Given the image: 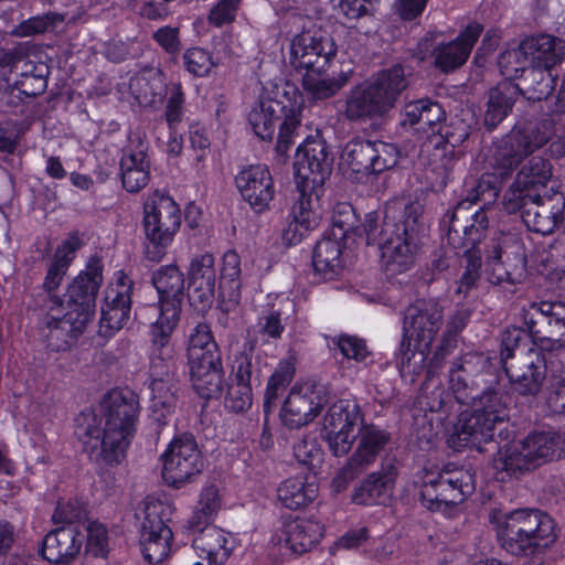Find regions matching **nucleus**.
I'll return each mask as SVG.
<instances>
[{
	"label": "nucleus",
	"instance_id": "dca6fc26",
	"mask_svg": "<svg viewBox=\"0 0 565 565\" xmlns=\"http://www.w3.org/2000/svg\"><path fill=\"white\" fill-rule=\"evenodd\" d=\"M327 403L328 394L322 384L295 385L281 406L280 420L285 427L298 429L311 423Z\"/></svg>",
	"mask_w": 565,
	"mask_h": 565
},
{
	"label": "nucleus",
	"instance_id": "7ed1b4c3",
	"mask_svg": "<svg viewBox=\"0 0 565 565\" xmlns=\"http://www.w3.org/2000/svg\"><path fill=\"white\" fill-rule=\"evenodd\" d=\"M423 206L395 200L385 205L381 241L382 258L388 275L409 270L419 250Z\"/></svg>",
	"mask_w": 565,
	"mask_h": 565
},
{
	"label": "nucleus",
	"instance_id": "09e8293b",
	"mask_svg": "<svg viewBox=\"0 0 565 565\" xmlns=\"http://www.w3.org/2000/svg\"><path fill=\"white\" fill-rule=\"evenodd\" d=\"M358 426L324 422L323 429L330 451L334 456H344L352 449L359 436Z\"/></svg>",
	"mask_w": 565,
	"mask_h": 565
},
{
	"label": "nucleus",
	"instance_id": "680f3d73",
	"mask_svg": "<svg viewBox=\"0 0 565 565\" xmlns=\"http://www.w3.org/2000/svg\"><path fill=\"white\" fill-rule=\"evenodd\" d=\"M86 513V503L78 498H71L57 502L52 519L55 523L72 524L82 521Z\"/></svg>",
	"mask_w": 565,
	"mask_h": 565
},
{
	"label": "nucleus",
	"instance_id": "338daca9",
	"mask_svg": "<svg viewBox=\"0 0 565 565\" xmlns=\"http://www.w3.org/2000/svg\"><path fill=\"white\" fill-rule=\"evenodd\" d=\"M257 332L267 339H280L285 326L281 321L280 310L270 308L262 312L257 321Z\"/></svg>",
	"mask_w": 565,
	"mask_h": 565
},
{
	"label": "nucleus",
	"instance_id": "9d476101",
	"mask_svg": "<svg viewBox=\"0 0 565 565\" xmlns=\"http://www.w3.org/2000/svg\"><path fill=\"white\" fill-rule=\"evenodd\" d=\"M472 491V476L463 469L448 465L436 476H426L420 497L427 509L439 511L463 502Z\"/></svg>",
	"mask_w": 565,
	"mask_h": 565
},
{
	"label": "nucleus",
	"instance_id": "f8f14e48",
	"mask_svg": "<svg viewBox=\"0 0 565 565\" xmlns=\"http://www.w3.org/2000/svg\"><path fill=\"white\" fill-rule=\"evenodd\" d=\"M162 478L167 484L180 488L200 475L204 467L203 457L193 435L174 437L161 455Z\"/></svg>",
	"mask_w": 565,
	"mask_h": 565
},
{
	"label": "nucleus",
	"instance_id": "cd10ccee",
	"mask_svg": "<svg viewBox=\"0 0 565 565\" xmlns=\"http://www.w3.org/2000/svg\"><path fill=\"white\" fill-rule=\"evenodd\" d=\"M469 135L470 128L463 120H454L449 126H443L424 145L425 151L429 152L430 163L436 169L449 171L455 160V148L467 140Z\"/></svg>",
	"mask_w": 565,
	"mask_h": 565
},
{
	"label": "nucleus",
	"instance_id": "c85d7f7f",
	"mask_svg": "<svg viewBox=\"0 0 565 565\" xmlns=\"http://www.w3.org/2000/svg\"><path fill=\"white\" fill-rule=\"evenodd\" d=\"M198 533L192 541L196 555L205 559L209 565H223L236 547V539L215 525H205L203 529H189Z\"/></svg>",
	"mask_w": 565,
	"mask_h": 565
},
{
	"label": "nucleus",
	"instance_id": "864d4df0",
	"mask_svg": "<svg viewBox=\"0 0 565 565\" xmlns=\"http://www.w3.org/2000/svg\"><path fill=\"white\" fill-rule=\"evenodd\" d=\"M513 100L500 88H493L489 93V99L484 111L483 121L489 130L494 129L508 115Z\"/></svg>",
	"mask_w": 565,
	"mask_h": 565
},
{
	"label": "nucleus",
	"instance_id": "423d86ee",
	"mask_svg": "<svg viewBox=\"0 0 565 565\" xmlns=\"http://www.w3.org/2000/svg\"><path fill=\"white\" fill-rule=\"evenodd\" d=\"M563 457L565 435L554 430H541L501 447L492 459V467L498 473L519 477Z\"/></svg>",
	"mask_w": 565,
	"mask_h": 565
},
{
	"label": "nucleus",
	"instance_id": "ea45409f",
	"mask_svg": "<svg viewBox=\"0 0 565 565\" xmlns=\"http://www.w3.org/2000/svg\"><path fill=\"white\" fill-rule=\"evenodd\" d=\"M278 502L287 510L297 511L307 508L318 497V486L308 482L303 476L282 480L277 490Z\"/></svg>",
	"mask_w": 565,
	"mask_h": 565
},
{
	"label": "nucleus",
	"instance_id": "f704fd0d",
	"mask_svg": "<svg viewBox=\"0 0 565 565\" xmlns=\"http://www.w3.org/2000/svg\"><path fill=\"white\" fill-rule=\"evenodd\" d=\"M84 541L85 535L75 526H63L44 537L41 555L50 563H68L79 554Z\"/></svg>",
	"mask_w": 565,
	"mask_h": 565
},
{
	"label": "nucleus",
	"instance_id": "72a5a7b5",
	"mask_svg": "<svg viewBox=\"0 0 565 565\" xmlns=\"http://www.w3.org/2000/svg\"><path fill=\"white\" fill-rule=\"evenodd\" d=\"M397 470L392 462H384L380 469L369 473L354 490L352 500L356 504L385 503L394 488Z\"/></svg>",
	"mask_w": 565,
	"mask_h": 565
},
{
	"label": "nucleus",
	"instance_id": "8fccbe9b",
	"mask_svg": "<svg viewBox=\"0 0 565 565\" xmlns=\"http://www.w3.org/2000/svg\"><path fill=\"white\" fill-rule=\"evenodd\" d=\"M500 73L509 79L524 76L531 67L527 50L523 49V41L518 47L502 52L498 58Z\"/></svg>",
	"mask_w": 565,
	"mask_h": 565
},
{
	"label": "nucleus",
	"instance_id": "6ab92c4d",
	"mask_svg": "<svg viewBox=\"0 0 565 565\" xmlns=\"http://www.w3.org/2000/svg\"><path fill=\"white\" fill-rule=\"evenodd\" d=\"M102 282V265L98 260L89 262L68 285L63 310L89 324L95 316L96 296Z\"/></svg>",
	"mask_w": 565,
	"mask_h": 565
},
{
	"label": "nucleus",
	"instance_id": "7c9ffc66",
	"mask_svg": "<svg viewBox=\"0 0 565 565\" xmlns=\"http://www.w3.org/2000/svg\"><path fill=\"white\" fill-rule=\"evenodd\" d=\"M189 287L191 289L190 299L199 302L202 308L210 307L213 302L217 271L215 268V258L211 253L195 255L189 266Z\"/></svg>",
	"mask_w": 565,
	"mask_h": 565
},
{
	"label": "nucleus",
	"instance_id": "49530a36",
	"mask_svg": "<svg viewBox=\"0 0 565 565\" xmlns=\"http://www.w3.org/2000/svg\"><path fill=\"white\" fill-rule=\"evenodd\" d=\"M221 497L214 484H207L201 490L198 504L188 520V529H203L211 525L221 509Z\"/></svg>",
	"mask_w": 565,
	"mask_h": 565
},
{
	"label": "nucleus",
	"instance_id": "bf43d9fd",
	"mask_svg": "<svg viewBox=\"0 0 565 565\" xmlns=\"http://www.w3.org/2000/svg\"><path fill=\"white\" fill-rule=\"evenodd\" d=\"M501 246L493 244L492 250L488 255V264L490 266L489 281L495 285L504 282L514 285L519 282L521 273L516 274L515 270H509L501 260Z\"/></svg>",
	"mask_w": 565,
	"mask_h": 565
},
{
	"label": "nucleus",
	"instance_id": "a211bd4d",
	"mask_svg": "<svg viewBox=\"0 0 565 565\" xmlns=\"http://www.w3.org/2000/svg\"><path fill=\"white\" fill-rule=\"evenodd\" d=\"M169 512L170 508L160 501L145 505L140 544L145 558L151 564L163 562L170 554L173 534L164 522Z\"/></svg>",
	"mask_w": 565,
	"mask_h": 565
},
{
	"label": "nucleus",
	"instance_id": "052dcab7",
	"mask_svg": "<svg viewBox=\"0 0 565 565\" xmlns=\"http://www.w3.org/2000/svg\"><path fill=\"white\" fill-rule=\"evenodd\" d=\"M524 75L525 79H530L534 83L532 87L534 98L539 100L545 99L553 93L556 79L552 73V70H546L540 66H531L524 73Z\"/></svg>",
	"mask_w": 565,
	"mask_h": 565
},
{
	"label": "nucleus",
	"instance_id": "0eeeda50",
	"mask_svg": "<svg viewBox=\"0 0 565 565\" xmlns=\"http://www.w3.org/2000/svg\"><path fill=\"white\" fill-rule=\"evenodd\" d=\"M248 121L255 135L262 140L273 138L276 124L279 132L276 151L285 154L295 142V137L301 124V108L299 105H282L274 98H262L250 110Z\"/></svg>",
	"mask_w": 565,
	"mask_h": 565
},
{
	"label": "nucleus",
	"instance_id": "6e6552de",
	"mask_svg": "<svg viewBox=\"0 0 565 565\" xmlns=\"http://www.w3.org/2000/svg\"><path fill=\"white\" fill-rule=\"evenodd\" d=\"M475 358L472 354H467L450 370L452 396L457 403L470 405L473 412L501 424L507 418L503 394L495 388L479 392L478 383L469 379V364Z\"/></svg>",
	"mask_w": 565,
	"mask_h": 565
},
{
	"label": "nucleus",
	"instance_id": "412c9836",
	"mask_svg": "<svg viewBox=\"0 0 565 565\" xmlns=\"http://www.w3.org/2000/svg\"><path fill=\"white\" fill-rule=\"evenodd\" d=\"M516 213L526 227L542 235L552 234L556 228L563 226L565 230V196L561 192L552 195H540L521 201Z\"/></svg>",
	"mask_w": 565,
	"mask_h": 565
},
{
	"label": "nucleus",
	"instance_id": "3c124183",
	"mask_svg": "<svg viewBox=\"0 0 565 565\" xmlns=\"http://www.w3.org/2000/svg\"><path fill=\"white\" fill-rule=\"evenodd\" d=\"M324 422L358 427L364 425L361 407L354 398H341L334 402L329 407Z\"/></svg>",
	"mask_w": 565,
	"mask_h": 565
},
{
	"label": "nucleus",
	"instance_id": "4468645a",
	"mask_svg": "<svg viewBox=\"0 0 565 565\" xmlns=\"http://www.w3.org/2000/svg\"><path fill=\"white\" fill-rule=\"evenodd\" d=\"M338 46L324 31H305L290 43L289 64L300 75L316 70H328Z\"/></svg>",
	"mask_w": 565,
	"mask_h": 565
},
{
	"label": "nucleus",
	"instance_id": "a19ab883",
	"mask_svg": "<svg viewBox=\"0 0 565 565\" xmlns=\"http://www.w3.org/2000/svg\"><path fill=\"white\" fill-rule=\"evenodd\" d=\"M328 70H316L301 74L302 88L311 100H324L337 95L350 81L351 72L328 76Z\"/></svg>",
	"mask_w": 565,
	"mask_h": 565
},
{
	"label": "nucleus",
	"instance_id": "f257e3e1",
	"mask_svg": "<svg viewBox=\"0 0 565 565\" xmlns=\"http://www.w3.org/2000/svg\"><path fill=\"white\" fill-rule=\"evenodd\" d=\"M554 135L551 120H540L522 128H513L497 145L490 166L493 172L481 174L467 186V195L460 201L450 215L448 238L455 244L458 233L467 235L473 242L482 239L489 225L483 207L469 213L472 203L483 201L490 204L495 201L502 182L509 178L524 158L545 146Z\"/></svg>",
	"mask_w": 565,
	"mask_h": 565
},
{
	"label": "nucleus",
	"instance_id": "5fc2aeb1",
	"mask_svg": "<svg viewBox=\"0 0 565 565\" xmlns=\"http://www.w3.org/2000/svg\"><path fill=\"white\" fill-rule=\"evenodd\" d=\"M100 310L98 333L104 338H111L128 322L131 307L102 305Z\"/></svg>",
	"mask_w": 565,
	"mask_h": 565
},
{
	"label": "nucleus",
	"instance_id": "1a4fd4ad",
	"mask_svg": "<svg viewBox=\"0 0 565 565\" xmlns=\"http://www.w3.org/2000/svg\"><path fill=\"white\" fill-rule=\"evenodd\" d=\"M143 211L146 237L157 248L151 258L159 259L180 230L181 210L171 196L154 191L146 201Z\"/></svg>",
	"mask_w": 565,
	"mask_h": 565
},
{
	"label": "nucleus",
	"instance_id": "4be33fe9",
	"mask_svg": "<svg viewBox=\"0 0 565 565\" xmlns=\"http://www.w3.org/2000/svg\"><path fill=\"white\" fill-rule=\"evenodd\" d=\"M235 183L242 198L257 213L269 207L275 196V184L271 173L265 164L244 167L235 177Z\"/></svg>",
	"mask_w": 565,
	"mask_h": 565
},
{
	"label": "nucleus",
	"instance_id": "37998d69",
	"mask_svg": "<svg viewBox=\"0 0 565 565\" xmlns=\"http://www.w3.org/2000/svg\"><path fill=\"white\" fill-rule=\"evenodd\" d=\"M121 182L128 192L143 189L150 179V164L143 149L128 150L120 159Z\"/></svg>",
	"mask_w": 565,
	"mask_h": 565
},
{
	"label": "nucleus",
	"instance_id": "69168bd1",
	"mask_svg": "<svg viewBox=\"0 0 565 565\" xmlns=\"http://www.w3.org/2000/svg\"><path fill=\"white\" fill-rule=\"evenodd\" d=\"M183 62L189 73L195 76H206L214 63L209 52L201 47H192L183 54Z\"/></svg>",
	"mask_w": 565,
	"mask_h": 565
},
{
	"label": "nucleus",
	"instance_id": "2eb2a0df",
	"mask_svg": "<svg viewBox=\"0 0 565 565\" xmlns=\"http://www.w3.org/2000/svg\"><path fill=\"white\" fill-rule=\"evenodd\" d=\"M332 158L324 140L310 139L299 146L294 163L297 189L322 192L331 172Z\"/></svg>",
	"mask_w": 565,
	"mask_h": 565
},
{
	"label": "nucleus",
	"instance_id": "13d9d810",
	"mask_svg": "<svg viewBox=\"0 0 565 565\" xmlns=\"http://www.w3.org/2000/svg\"><path fill=\"white\" fill-rule=\"evenodd\" d=\"M185 95L180 83H170L167 85V104L164 117L170 129L175 127L184 117Z\"/></svg>",
	"mask_w": 565,
	"mask_h": 565
},
{
	"label": "nucleus",
	"instance_id": "9b49d317",
	"mask_svg": "<svg viewBox=\"0 0 565 565\" xmlns=\"http://www.w3.org/2000/svg\"><path fill=\"white\" fill-rule=\"evenodd\" d=\"M391 436L374 425H362L359 428L355 448L332 480L335 491L344 490L349 483L372 467L380 454L388 444Z\"/></svg>",
	"mask_w": 565,
	"mask_h": 565
},
{
	"label": "nucleus",
	"instance_id": "f3484780",
	"mask_svg": "<svg viewBox=\"0 0 565 565\" xmlns=\"http://www.w3.org/2000/svg\"><path fill=\"white\" fill-rule=\"evenodd\" d=\"M482 32V25L469 23L465 31L454 41L434 45L433 39L424 38L417 46V55L422 61L428 55L434 56V65L444 73L452 72L462 66Z\"/></svg>",
	"mask_w": 565,
	"mask_h": 565
},
{
	"label": "nucleus",
	"instance_id": "58836bf2",
	"mask_svg": "<svg viewBox=\"0 0 565 565\" xmlns=\"http://www.w3.org/2000/svg\"><path fill=\"white\" fill-rule=\"evenodd\" d=\"M532 66L552 70L565 58V42L558 38L541 34L523 40Z\"/></svg>",
	"mask_w": 565,
	"mask_h": 565
},
{
	"label": "nucleus",
	"instance_id": "4c0bfd02",
	"mask_svg": "<svg viewBox=\"0 0 565 565\" xmlns=\"http://www.w3.org/2000/svg\"><path fill=\"white\" fill-rule=\"evenodd\" d=\"M179 381L177 375L154 376L150 383V412L151 418L161 427L173 413L177 404Z\"/></svg>",
	"mask_w": 565,
	"mask_h": 565
},
{
	"label": "nucleus",
	"instance_id": "39448f33",
	"mask_svg": "<svg viewBox=\"0 0 565 565\" xmlns=\"http://www.w3.org/2000/svg\"><path fill=\"white\" fill-rule=\"evenodd\" d=\"M443 324V308L435 300H417L403 318V338L397 355L401 372L419 374Z\"/></svg>",
	"mask_w": 565,
	"mask_h": 565
},
{
	"label": "nucleus",
	"instance_id": "ddd939ff",
	"mask_svg": "<svg viewBox=\"0 0 565 565\" xmlns=\"http://www.w3.org/2000/svg\"><path fill=\"white\" fill-rule=\"evenodd\" d=\"M398 156V149L392 143L355 139L347 143L341 159L347 169L359 178L392 169L397 164Z\"/></svg>",
	"mask_w": 565,
	"mask_h": 565
},
{
	"label": "nucleus",
	"instance_id": "603ef678",
	"mask_svg": "<svg viewBox=\"0 0 565 565\" xmlns=\"http://www.w3.org/2000/svg\"><path fill=\"white\" fill-rule=\"evenodd\" d=\"M35 65L32 62H24L19 78L14 82L9 92V105L18 103L29 104L35 98Z\"/></svg>",
	"mask_w": 565,
	"mask_h": 565
},
{
	"label": "nucleus",
	"instance_id": "6e6d98bb",
	"mask_svg": "<svg viewBox=\"0 0 565 565\" xmlns=\"http://www.w3.org/2000/svg\"><path fill=\"white\" fill-rule=\"evenodd\" d=\"M134 282L121 270L115 274V280L105 289L103 305L131 307Z\"/></svg>",
	"mask_w": 565,
	"mask_h": 565
},
{
	"label": "nucleus",
	"instance_id": "c9c22d12",
	"mask_svg": "<svg viewBox=\"0 0 565 565\" xmlns=\"http://www.w3.org/2000/svg\"><path fill=\"white\" fill-rule=\"evenodd\" d=\"M498 423L471 411L460 414L451 436L454 445L459 447L472 446L481 450V445L492 440Z\"/></svg>",
	"mask_w": 565,
	"mask_h": 565
},
{
	"label": "nucleus",
	"instance_id": "de8ad7c7",
	"mask_svg": "<svg viewBox=\"0 0 565 565\" xmlns=\"http://www.w3.org/2000/svg\"><path fill=\"white\" fill-rule=\"evenodd\" d=\"M341 246L337 239L323 238L316 244L312 264L322 279H331L340 268Z\"/></svg>",
	"mask_w": 565,
	"mask_h": 565
},
{
	"label": "nucleus",
	"instance_id": "e433bc0d",
	"mask_svg": "<svg viewBox=\"0 0 565 565\" xmlns=\"http://www.w3.org/2000/svg\"><path fill=\"white\" fill-rule=\"evenodd\" d=\"M241 257L230 249L223 254L221 265V276L218 280L220 309L223 312H231L237 308L242 298L241 282Z\"/></svg>",
	"mask_w": 565,
	"mask_h": 565
},
{
	"label": "nucleus",
	"instance_id": "c03bdc74",
	"mask_svg": "<svg viewBox=\"0 0 565 565\" xmlns=\"http://www.w3.org/2000/svg\"><path fill=\"white\" fill-rule=\"evenodd\" d=\"M555 523L548 515L543 518L541 525L530 527L518 541L519 550H509L512 555H535L545 552L556 541Z\"/></svg>",
	"mask_w": 565,
	"mask_h": 565
},
{
	"label": "nucleus",
	"instance_id": "bb28decb",
	"mask_svg": "<svg viewBox=\"0 0 565 565\" xmlns=\"http://www.w3.org/2000/svg\"><path fill=\"white\" fill-rule=\"evenodd\" d=\"M152 282L159 294L158 319L179 321L184 289L182 271L175 265L163 266L153 274Z\"/></svg>",
	"mask_w": 565,
	"mask_h": 565
},
{
	"label": "nucleus",
	"instance_id": "79ce46f5",
	"mask_svg": "<svg viewBox=\"0 0 565 565\" xmlns=\"http://www.w3.org/2000/svg\"><path fill=\"white\" fill-rule=\"evenodd\" d=\"M191 381L196 393L203 398H213L223 390V367L221 359L217 361H201L189 363Z\"/></svg>",
	"mask_w": 565,
	"mask_h": 565
},
{
	"label": "nucleus",
	"instance_id": "a878e982",
	"mask_svg": "<svg viewBox=\"0 0 565 565\" xmlns=\"http://www.w3.org/2000/svg\"><path fill=\"white\" fill-rule=\"evenodd\" d=\"M504 371L512 388L521 395H536L546 377V365L539 353L529 351L505 363Z\"/></svg>",
	"mask_w": 565,
	"mask_h": 565
},
{
	"label": "nucleus",
	"instance_id": "0e129e2a",
	"mask_svg": "<svg viewBox=\"0 0 565 565\" xmlns=\"http://www.w3.org/2000/svg\"><path fill=\"white\" fill-rule=\"evenodd\" d=\"M225 403L235 413L247 411L253 404V386L233 380Z\"/></svg>",
	"mask_w": 565,
	"mask_h": 565
},
{
	"label": "nucleus",
	"instance_id": "4d7b16f0",
	"mask_svg": "<svg viewBox=\"0 0 565 565\" xmlns=\"http://www.w3.org/2000/svg\"><path fill=\"white\" fill-rule=\"evenodd\" d=\"M233 380L248 385L260 384V367L257 359L249 353L242 352L235 356L232 365Z\"/></svg>",
	"mask_w": 565,
	"mask_h": 565
},
{
	"label": "nucleus",
	"instance_id": "393cba45",
	"mask_svg": "<svg viewBox=\"0 0 565 565\" xmlns=\"http://www.w3.org/2000/svg\"><path fill=\"white\" fill-rule=\"evenodd\" d=\"M79 246V239L77 237H71L57 247L43 281L42 288L46 298L43 299L41 309H50L51 311L57 312L63 311L64 301L55 291L64 280L68 267L74 259L75 252Z\"/></svg>",
	"mask_w": 565,
	"mask_h": 565
},
{
	"label": "nucleus",
	"instance_id": "b1692460",
	"mask_svg": "<svg viewBox=\"0 0 565 565\" xmlns=\"http://www.w3.org/2000/svg\"><path fill=\"white\" fill-rule=\"evenodd\" d=\"M323 525L313 518L297 516L282 523L279 533L271 539L274 544L285 543L292 555H302L311 551L322 539Z\"/></svg>",
	"mask_w": 565,
	"mask_h": 565
},
{
	"label": "nucleus",
	"instance_id": "774afa93",
	"mask_svg": "<svg viewBox=\"0 0 565 565\" xmlns=\"http://www.w3.org/2000/svg\"><path fill=\"white\" fill-rule=\"evenodd\" d=\"M334 343L339 348L342 355L349 360L356 362H365L370 356V351L365 342L353 335H340Z\"/></svg>",
	"mask_w": 565,
	"mask_h": 565
},
{
	"label": "nucleus",
	"instance_id": "f03ea898",
	"mask_svg": "<svg viewBox=\"0 0 565 565\" xmlns=\"http://www.w3.org/2000/svg\"><path fill=\"white\" fill-rule=\"evenodd\" d=\"M140 406L132 392L110 391L100 403V415L85 409L75 418V435L96 461L118 465L136 433Z\"/></svg>",
	"mask_w": 565,
	"mask_h": 565
},
{
	"label": "nucleus",
	"instance_id": "473e14b6",
	"mask_svg": "<svg viewBox=\"0 0 565 565\" xmlns=\"http://www.w3.org/2000/svg\"><path fill=\"white\" fill-rule=\"evenodd\" d=\"M298 191L299 196L290 211L291 222L284 234L289 241H299L308 232L318 227L322 216L319 199L322 192L302 191L301 189Z\"/></svg>",
	"mask_w": 565,
	"mask_h": 565
},
{
	"label": "nucleus",
	"instance_id": "a18cd8bd",
	"mask_svg": "<svg viewBox=\"0 0 565 565\" xmlns=\"http://www.w3.org/2000/svg\"><path fill=\"white\" fill-rule=\"evenodd\" d=\"M217 359H221V355L210 326L205 322L198 323L189 335V363H199L205 360H210L211 363Z\"/></svg>",
	"mask_w": 565,
	"mask_h": 565
},
{
	"label": "nucleus",
	"instance_id": "e2e57ef3",
	"mask_svg": "<svg viewBox=\"0 0 565 565\" xmlns=\"http://www.w3.org/2000/svg\"><path fill=\"white\" fill-rule=\"evenodd\" d=\"M449 243L455 248H466L463 252V262H465V271H470L475 275H480V268L482 264V252L477 246L481 239L473 242L467 238V235L463 234V237H460V233L455 237V244L448 238Z\"/></svg>",
	"mask_w": 565,
	"mask_h": 565
},
{
	"label": "nucleus",
	"instance_id": "5701e85b",
	"mask_svg": "<svg viewBox=\"0 0 565 565\" xmlns=\"http://www.w3.org/2000/svg\"><path fill=\"white\" fill-rule=\"evenodd\" d=\"M546 513L536 509H518L509 513L493 510L490 513V522L494 524L498 539L502 548L519 550L518 541L532 526L541 525Z\"/></svg>",
	"mask_w": 565,
	"mask_h": 565
},
{
	"label": "nucleus",
	"instance_id": "20e7f679",
	"mask_svg": "<svg viewBox=\"0 0 565 565\" xmlns=\"http://www.w3.org/2000/svg\"><path fill=\"white\" fill-rule=\"evenodd\" d=\"M405 68L395 64L352 87L345 96L344 116L350 121L380 118L392 110L407 88Z\"/></svg>",
	"mask_w": 565,
	"mask_h": 565
},
{
	"label": "nucleus",
	"instance_id": "2f4dec72",
	"mask_svg": "<svg viewBox=\"0 0 565 565\" xmlns=\"http://www.w3.org/2000/svg\"><path fill=\"white\" fill-rule=\"evenodd\" d=\"M45 328H42L47 347L52 351H66L85 332L88 323L82 321L72 313L64 312L61 317L57 311L41 309Z\"/></svg>",
	"mask_w": 565,
	"mask_h": 565
},
{
	"label": "nucleus",
	"instance_id": "c756f323",
	"mask_svg": "<svg viewBox=\"0 0 565 565\" xmlns=\"http://www.w3.org/2000/svg\"><path fill=\"white\" fill-rule=\"evenodd\" d=\"M178 321L157 319L151 326V377L175 375L177 365L171 335Z\"/></svg>",
	"mask_w": 565,
	"mask_h": 565
},
{
	"label": "nucleus",
	"instance_id": "aec40b11",
	"mask_svg": "<svg viewBox=\"0 0 565 565\" xmlns=\"http://www.w3.org/2000/svg\"><path fill=\"white\" fill-rule=\"evenodd\" d=\"M552 178V164L542 157H533L525 162L503 195V209L516 213L521 201L540 196V191L546 186Z\"/></svg>",
	"mask_w": 565,
	"mask_h": 565
}]
</instances>
